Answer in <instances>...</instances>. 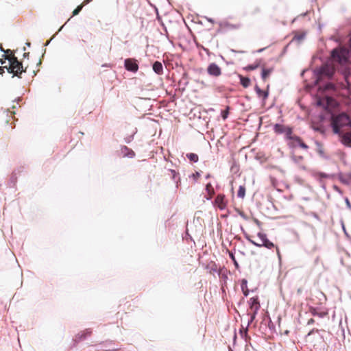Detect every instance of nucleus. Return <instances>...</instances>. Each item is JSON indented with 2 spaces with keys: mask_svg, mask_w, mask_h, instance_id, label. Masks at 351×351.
Returning a JSON list of instances; mask_svg holds the SVG:
<instances>
[{
  "mask_svg": "<svg viewBox=\"0 0 351 351\" xmlns=\"http://www.w3.org/2000/svg\"><path fill=\"white\" fill-rule=\"evenodd\" d=\"M273 69H263L261 77L262 79L265 81L267 78L270 75V74L272 73Z\"/></svg>",
  "mask_w": 351,
  "mask_h": 351,
  "instance_id": "obj_20",
  "label": "nucleus"
},
{
  "mask_svg": "<svg viewBox=\"0 0 351 351\" xmlns=\"http://www.w3.org/2000/svg\"><path fill=\"white\" fill-rule=\"evenodd\" d=\"M239 78H240V83L244 88H247L250 85L251 82H250V78H248L247 77H244L241 75H239Z\"/></svg>",
  "mask_w": 351,
  "mask_h": 351,
  "instance_id": "obj_19",
  "label": "nucleus"
},
{
  "mask_svg": "<svg viewBox=\"0 0 351 351\" xmlns=\"http://www.w3.org/2000/svg\"><path fill=\"white\" fill-rule=\"evenodd\" d=\"M215 204L220 210L225 209V208L226 207L225 195L223 194H219L215 198Z\"/></svg>",
  "mask_w": 351,
  "mask_h": 351,
  "instance_id": "obj_11",
  "label": "nucleus"
},
{
  "mask_svg": "<svg viewBox=\"0 0 351 351\" xmlns=\"http://www.w3.org/2000/svg\"><path fill=\"white\" fill-rule=\"evenodd\" d=\"M287 126L276 123L274 126V130L276 134H282L285 133V131L287 129Z\"/></svg>",
  "mask_w": 351,
  "mask_h": 351,
  "instance_id": "obj_18",
  "label": "nucleus"
},
{
  "mask_svg": "<svg viewBox=\"0 0 351 351\" xmlns=\"http://www.w3.org/2000/svg\"><path fill=\"white\" fill-rule=\"evenodd\" d=\"M335 85L332 83H328V84H326V86L324 87V90H335Z\"/></svg>",
  "mask_w": 351,
  "mask_h": 351,
  "instance_id": "obj_29",
  "label": "nucleus"
},
{
  "mask_svg": "<svg viewBox=\"0 0 351 351\" xmlns=\"http://www.w3.org/2000/svg\"><path fill=\"white\" fill-rule=\"evenodd\" d=\"M341 142L346 146L351 147V131L350 130L342 132L339 134Z\"/></svg>",
  "mask_w": 351,
  "mask_h": 351,
  "instance_id": "obj_7",
  "label": "nucleus"
},
{
  "mask_svg": "<svg viewBox=\"0 0 351 351\" xmlns=\"http://www.w3.org/2000/svg\"><path fill=\"white\" fill-rule=\"evenodd\" d=\"M249 304L252 311L250 322H252L261 307L258 296L251 298L249 300Z\"/></svg>",
  "mask_w": 351,
  "mask_h": 351,
  "instance_id": "obj_5",
  "label": "nucleus"
},
{
  "mask_svg": "<svg viewBox=\"0 0 351 351\" xmlns=\"http://www.w3.org/2000/svg\"><path fill=\"white\" fill-rule=\"evenodd\" d=\"M221 26L225 29H237L240 27L239 24H232L229 22H223Z\"/></svg>",
  "mask_w": 351,
  "mask_h": 351,
  "instance_id": "obj_17",
  "label": "nucleus"
},
{
  "mask_svg": "<svg viewBox=\"0 0 351 351\" xmlns=\"http://www.w3.org/2000/svg\"><path fill=\"white\" fill-rule=\"evenodd\" d=\"M29 52H27V53H24L23 56H24V58H28V57H29Z\"/></svg>",
  "mask_w": 351,
  "mask_h": 351,
  "instance_id": "obj_37",
  "label": "nucleus"
},
{
  "mask_svg": "<svg viewBox=\"0 0 351 351\" xmlns=\"http://www.w3.org/2000/svg\"><path fill=\"white\" fill-rule=\"evenodd\" d=\"M346 204L349 208H351V204L348 198H346Z\"/></svg>",
  "mask_w": 351,
  "mask_h": 351,
  "instance_id": "obj_33",
  "label": "nucleus"
},
{
  "mask_svg": "<svg viewBox=\"0 0 351 351\" xmlns=\"http://www.w3.org/2000/svg\"><path fill=\"white\" fill-rule=\"evenodd\" d=\"M255 222L258 224V225H260V222L257 219H255Z\"/></svg>",
  "mask_w": 351,
  "mask_h": 351,
  "instance_id": "obj_39",
  "label": "nucleus"
},
{
  "mask_svg": "<svg viewBox=\"0 0 351 351\" xmlns=\"http://www.w3.org/2000/svg\"><path fill=\"white\" fill-rule=\"evenodd\" d=\"M293 34L294 35L293 39L300 42L305 38L306 32L304 31H295L293 32Z\"/></svg>",
  "mask_w": 351,
  "mask_h": 351,
  "instance_id": "obj_12",
  "label": "nucleus"
},
{
  "mask_svg": "<svg viewBox=\"0 0 351 351\" xmlns=\"http://www.w3.org/2000/svg\"><path fill=\"white\" fill-rule=\"evenodd\" d=\"M230 256L231 258L234 261L235 265H236L237 267H238V263H237V261H236V260H235V258H234V256L233 255V254H232V253H230Z\"/></svg>",
  "mask_w": 351,
  "mask_h": 351,
  "instance_id": "obj_31",
  "label": "nucleus"
},
{
  "mask_svg": "<svg viewBox=\"0 0 351 351\" xmlns=\"http://www.w3.org/2000/svg\"><path fill=\"white\" fill-rule=\"evenodd\" d=\"M257 236L260 239L259 243L255 242L254 241L252 240L249 237H247L246 238L252 244H253L254 245L257 246V247L264 246L268 249H272L274 247H276L277 255L279 258H280L281 254H280V250H279L278 247L276 246L272 242L269 241V239H267V235L265 234L262 233V232H258Z\"/></svg>",
  "mask_w": 351,
  "mask_h": 351,
  "instance_id": "obj_3",
  "label": "nucleus"
},
{
  "mask_svg": "<svg viewBox=\"0 0 351 351\" xmlns=\"http://www.w3.org/2000/svg\"><path fill=\"white\" fill-rule=\"evenodd\" d=\"M332 126L335 134H341L342 132L351 128V120L346 113H341L332 117Z\"/></svg>",
  "mask_w": 351,
  "mask_h": 351,
  "instance_id": "obj_2",
  "label": "nucleus"
},
{
  "mask_svg": "<svg viewBox=\"0 0 351 351\" xmlns=\"http://www.w3.org/2000/svg\"><path fill=\"white\" fill-rule=\"evenodd\" d=\"M315 323V320L313 318H311L308 320L307 324L311 325Z\"/></svg>",
  "mask_w": 351,
  "mask_h": 351,
  "instance_id": "obj_32",
  "label": "nucleus"
},
{
  "mask_svg": "<svg viewBox=\"0 0 351 351\" xmlns=\"http://www.w3.org/2000/svg\"><path fill=\"white\" fill-rule=\"evenodd\" d=\"M206 190L208 192V194L210 195V197H211L213 196V195L214 194L215 191H214V189L211 185L210 183H208L206 186Z\"/></svg>",
  "mask_w": 351,
  "mask_h": 351,
  "instance_id": "obj_25",
  "label": "nucleus"
},
{
  "mask_svg": "<svg viewBox=\"0 0 351 351\" xmlns=\"http://www.w3.org/2000/svg\"><path fill=\"white\" fill-rule=\"evenodd\" d=\"M335 190H337V191H339V188H338L337 186H335Z\"/></svg>",
  "mask_w": 351,
  "mask_h": 351,
  "instance_id": "obj_40",
  "label": "nucleus"
},
{
  "mask_svg": "<svg viewBox=\"0 0 351 351\" xmlns=\"http://www.w3.org/2000/svg\"><path fill=\"white\" fill-rule=\"evenodd\" d=\"M314 330H311V332H308V335H310L312 334V332H313Z\"/></svg>",
  "mask_w": 351,
  "mask_h": 351,
  "instance_id": "obj_41",
  "label": "nucleus"
},
{
  "mask_svg": "<svg viewBox=\"0 0 351 351\" xmlns=\"http://www.w3.org/2000/svg\"><path fill=\"white\" fill-rule=\"evenodd\" d=\"M121 152L124 156H128L129 158H132L135 155L134 152L126 146H124L121 148Z\"/></svg>",
  "mask_w": 351,
  "mask_h": 351,
  "instance_id": "obj_16",
  "label": "nucleus"
},
{
  "mask_svg": "<svg viewBox=\"0 0 351 351\" xmlns=\"http://www.w3.org/2000/svg\"><path fill=\"white\" fill-rule=\"evenodd\" d=\"M207 72L209 75L219 77L221 74V68L215 63H211L207 68Z\"/></svg>",
  "mask_w": 351,
  "mask_h": 351,
  "instance_id": "obj_8",
  "label": "nucleus"
},
{
  "mask_svg": "<svg viewBox=\"0 0 351 351\" xmlns=\"http://www.w3.org/2000/svg\"><path fill=\"white\" fill-rule=\"evenodd\" d=\"M245 195V188L243 186H240L237 192V196L240 198H243Z\"/></svg>",
  "mask_w": 351,
  "mask_h": 351,
  "instance_id": "obj_24",
  "label": "nucleus"
},
{
  "mask_svg": "<svg viewBox=\"0 0 351 351\" xmlns=\"http://www.w3.org/2000/svg\"><path fill=\"white\" fill-rule=\"evenodd\" d=\"M186 157L188 159L193 162H197L199 160V157L196 154L194 153H189L186 154Z\"/></svg>",
  "mask_w": 351,
  "mask_h": 351,
  "instance_id": "obj_22",
  "label": "nucleus"
},
{
  "mask_svg": "<svg viewBox=\"0 0 351 351\" xmlns=\"http://www.w3.org/2000/svg\"><path fill=\"white\" fill-rule=\"evenodd\" d=\"M0 49H1V51H3V52L5 53V50H4V49L2 47L1 44H0Z\"/></svg>",
  "mask_w": 351,
  "mask_h": 351,
  "instance_id": "obj_38",
  "label": "nucleus"
},
{
  "mask_svg": "<svg viewBox=\"0 0 351 351\" xmlns=\"http://www.w3.org/2000/svg\"><path fill=\"white\" fill-rule=\"evenodd\" d=\"M0 64L7 69L8 73H13V77H21V74L26 72L27 69L23 68L22 62L18 60L10 49H7L5 51V54L0 60Z\"/></svg>",
  "mask_w": 351,
  "mask_h": 351,
  "instance_id": "obj_1",
  "label": "nucleus"
},
{
  "mask_svg": "<svg viewBox=\"0 0 351 351\" xmlns=\"http://www.w3.org/2000/svg\"><path fill=\"white\" fill-rule=\"evenodd\" d=\"M84 7V4H81L78 5L73 11V16L77 15L82 10V8Z\"/></svg>",
  "mask_w": 351,
  "mask_h": 351,
  "instance_id": "obj_28",
  "label": "nucleus"
},
{
  "mask_svg": "<svg viewBox=\"0 0 351 351\" xmlns=\"http://www.w3.org/2000/svg\"><path fill=\"white\" fill-rule=\"evenodd\" d=\"M285 134L286 136V138L288 140L291 141L293 137H294L295 135H293V131L292 129L289 127H287V129L285 131Z\"/></svg>",
  "mask_w": 351,
  "mask_h": 351,
  "instance_id": "obj_21",
  "label": "nucleus"
},
{
  "mask_svg": "<svg viewBox=\"0 0 351 351\" xmlns=\"http://www.w3.org/2000/svg\"><path fill=\"white\" fill-rule=\"evenodd\" d=\"M229 110L230 107L226 106V108L224 110L221 111V117L223 120H226L228 118L229 114Z\"/></svg>",
  "mask_w": 351,
  "mask_h": 351,
  "instance_id": "obj_26",
  "label": "nucleus"
},
{
  "mask_svg": "<svg viewBox=\"0 0 351 351\" xmlns=\"http://www.w3.org/2000/svg\"><path fill=\"white\" fill-rule=\"evenodd\" d=\"M341 181L343 183H348L351 181V173L345 176L344 177H341L340 178Z\"/></svg>",
  "mask_w": 351,
  "mask_h": 351,
  "instance_id": "obj_27",
  "label": "nucleus"
},
{
  "mask_svg": "<svg viewBox=\"0 0 351 351\" xmlns=\"http://www.w3.org/2000/svg\"><path fill=\"white\" fill-rule=\"evenodd\" d=\"M334 72L335 69L332 66L328 64H325L320 68L319 75L321 76H326L330 77L334 74Z\"/></svg>",
  "mask_w": 351,
  "mask_h": 351,
  "instance_id": "obj_9",
  "label": "nucleus"
},
{
  "mask_svg": "<svg viewBox=\"0 0 351 351\" xmlns=\"http://www.w3.org/2000/svg\"><path fill=\"white\" fill-rule=\"evenodd\" d=\"M242 289H243V294H244L245 295H247V294H248V290H247V289L244 290L243 285H242Z\"/></svg>",
  "mask_w": 351,
  "mask_h": 351,
  "instance_id": "obj_34",
  "label": "nucleus"
},
{
  "mask_svg": "<svg viewBox=\"0 0 351 351\" xmlns=\"http://www.w3.org/2000/svg\"><path fill=\"white\" fill-rule=\"evenodd\" d=\"M349 76H350V73L348 71H345V73H344V79H345L346 84H343V86L344 88H349V86L351 84V83L349 81Z\"/></svg>",
  "mask_w": 351,
  "mask_h": 351,
  "instance_id": "obj_23",
  "label": "nucleus"
},
{
  "mask_svg": "<svg viewBox=\"0 0 351 351\" xmlns=\"http://www.w3.org/2000/svg\"><path fill=\"white\" fill-rule=\"evenodd\" d=\"M125 67L126 70L134 73L138 70V65L136 61L132 58H128L125 60Z\"/></svg>",
  "mask_w": 351,
  "mask_h": 351,
  "instance_id": "obj_6",
  "label": "nucleus"
},
{
  "mask_svg": "<svg viewBox=\"0 0 351 351\" xmlns=\"http://www.w3.org/2000/svg\"><path fill=\"white\" fill-rule=\"evenodd\" d=\"M290 146L293 147L300 146L304 149H307L308 148V145L302 141L301 138L296 135H295L291 141Z\"/></svg>",
  "mask_w": 351,
  "mask_h": 351,
  "instance_id": "obj_10",
  "label": "nucleus"
},
{
  "mask_svg": "<svg viewBox=\"0 0 351 351\" xmlns=\"http://www.w3.org/2000/svg\"><path fill=\"white\" fill-rule=\"evenodd\" d=\"M258 67V65H249L246 67L247 70H254Z\"/></svg>",
  "mask_w": 351,
  "mask_h": 351,
  "instance_id": "obj_30",
  "label": "nucleus"
},
{
  "mask_svg": "<svg viewBox=\"0 0 351 351\" xmlns=\"http://www.w3.org/2000/svg\"><path fill=\"white\" fill-rule=\"evenodd\" d=\"M93 0H84V2L82 3V4H84V5L89 3L90 2H91Z\"/></svg>",
  "mask_w": 351,
  "mask_h": 351,
  "instance_id": "obj_35",
  "label": "nucleus"
},
{
  "mask_svg": "<svg viewBox=\"0 0 351 351\" xmlns=\"http://www.w3.org/2000/svg\"><path fill=\"white\" fill-rule=\"evenodd\" d=\"M311 313L314 316H318L319 317H324L328 315V313L326 311L318 312L315 308L311 307L310 308Z\"/></svg>",
  "mask_w": 351,
  "mask_h": 351,
  "instance_id": "obj_15",
  "label": "nucleus"
},
{
  "mask_svg": "<svg viewBox=\"0 0 351 351\" xmlns=\"http://www.w3.org/2000/svg\"><path fill=\"white\" fill-rule=\"evenodd\" d=\"M255 91L259 97H261L263 100H265L269 95L268 90H262L258 86H255Z\"/></svg>",
  "mask_w": 351,
  "mask_h": 351,
  "instance_id": "obj_13",
  "label": "nucleus"
},
{
  "mask_svg": "<svg viewBox=\"0 0 351 351\" xmlns=\"http://www.w3.org/2000/svg\"><path fill=\"white\" fill-rule=\"evenodd\" d=\"M153 70L158 75L162 74L163 72V67L162 63L158 61H156L153 64Z\"/></svg>",
  "mask_w": 351,
  "mask_h": 351,
  "instance_id": "obj_14",
  "label": "nucleus"
},
{
  "mask_svg": "<svg viewBox=\"0 0 351 351\" xmlns=\"http://www.w3.org/2000/svg\"><path fill=\"white\" fill-rule=\"evenodd\" d=\"M5 67L3 66H0V75L3 74V73L4 72V69Z\"/></svg>",
  "mask_w": 351,
  "mask_h": 351,
  "instance_id": "obj_36",
  "label": "nucleus"
},
{
  "mask_svg": "<svg viewBox=\"0 0 351 351\" xmlns=\"http://www.w3.org/2000/svg\"><path fill=\"white\" fill-rule=\"evenodd\" d=\"M332 57L335 61L341 64H347L351 61V53L346 48L334 49L332 51Z\"/></svg>",
  "mask_w": 351,
  "mask_h": 351,
  "instance_id": "obj_4",
  "label": "nucleus"
}]
</instances>
